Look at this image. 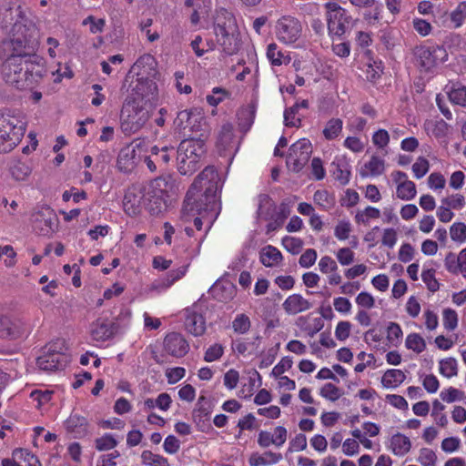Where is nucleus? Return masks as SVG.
<instances>
[{
  "label": "nucleus",
  "instance_id": "obj_1",
  "mask_svg": "<svg viewBox=\"0 0 466 466\" xmlns=\"http://www.w3.org/2000/svg\"><path fill=\"white\" fill-rule=\"evenodd\" d=\"M222 183L218 173L213 167H207L195 178L189 187L181 209L182 218L200 215L202 218L209 216L208 221L217 218L220 209L218 192Z\"/></svg>",
  "mask_w": 466,
  "mask_h": 466
},
{
  "label": "nucleus",
  "instance_id": "obj_2",
  "mask_svg": "<svg viewBox=\"0 0 466 466\" xmlns=\"http://www.w3.org/2000/svg\"><path fill=\"white\" fill-rule=\"evenodd\" d=\"M2 75L6 84L18 90H32L40 84L46 75L43 58L29 56L22 59L17 56L5 58L2 64Z\"/></svg>",
  "mask_w": 466,
  "mask_h": 466
},
{
  "label": "nucleus",
  "instance_id": "obj_3",
  "mask_svg": "<svg viewBox=\"0 0 466 466\" xmlns=\"http://www.w3.org/2000/svg\"><path fill=\"white\" fill-rule=\"evenodd\" d=\"M26 122L9 109L0 112V154L12 151L24 137Z\"/></svg>",
  "mask_w": 466,
  "mask_h": 466
},
{
  "label": "nucleus",
  "instance_id": "obj_4",
  "mask_svg": "<svg viewBox=\"0 0 466 466\" xmlns=\"http://www.w3.org/2000/svg\"><path fill=\"white\" fill-rule=\"evenodd\" d=\"M205 139L191 137L180 142L176 155L177 170L181 175L191 176L199 168V161L206 152Z\"/></svg>",
  "mask_w": 466,
  "mask_h": 466
},
{
  "label": "nucleus",
  "instance_id": "obj_5",
  "mask_svg": "<svg viewBox=\"0 0 466 466\" xmlns=\"http://www.w3.org/2000/svg\"><path fill=\"white\" fill-rule=\"evenodd\" d=\"M150 106L139 105L134 99H125L121 112V130L130 136L140 130L150 117Z\"/></svg>",
  "mask_w": 466,
  "mask_h": 466
},
{
  "label": "nucleus",
  "instance_id": "obj_6",
  "mask_svg": "<svg viewBox=\"0 0 466 466\" xmlns=\"http://www.w3.org/2000/svg\"><path fill=\"white\" fill-rule=\"evenodd\" d=\"M167 182L159 177L142 187L144 197V207L153 216L160 214L167 207Z\"/></svg>",
  "mask_w": 466,
  "mask_h": 466
},
{
  "label": "nucleus",
  "instance_id": "obj_7",
  "mask_svg": "<svg viewBox=\"0 0 466 466\" xmlns=\"http://www.w3.org/2000/svg\"><path fill=\"white\" fill-rule=\"evenodd\" d=\"M173 128L176 133L189 128L191 132L198 133V137L201 138H207L209 133L207 119L198 108L179 111L173 121Z\"/></svg>",
  "mask_w": 466,
  "mask_h": 466
},
{
  "label": "nucleus",
  "instance_id": "obj_8",
  "mask_svg": "<svg viewBox=\"0 0 466 466\" xmlns=\"http://www.w3.org/2000/svg\"><path fill=\"white\" fill-rule=\"evenodd\" d=\"M33 230L39 236H51L58 228V218L47 205L36 207L31 213Z\"/></svg>",
  "mask_w": 466,
  "mask_h": 466
},
{
  "label": "nucleus",
  "instance_id": "obj_9",
  "mask_svg": "<svg viewBox=\"0 0 466 466\" xmlns=\"http://www.w3.org/2000/svg\"><path fill=\"white\" fill-rule=\"evenodd\" d=\"M37 42L34 39H27L25 36H16L9 40H5L0 45V58L11 57L17 56L22 59H27L29 56H36L35 55Z\"/></svg>",
  "mask_w": 466,
  "mask_h": 466
},
{
  "label": "nucleus",
  "instance_id": "obj_10",
  "mask_svg": "<svg viewBox=\"0 0 466 466\" xmlns=\"http://www.w3.org/2000/svg\"><path fill=\"white\" fill-rule=\"evenodd\" d=\"M157 98V83L149 76H138L137 84L133 89V93L128 95L126 99H134L139 102V105H147L153 108L154 103Z\"/></svg>",
  "mask_w": 466,
  "mask_h": 466
},
{
  "label": "nucleus",
  "instance_id": "obj_11",
  "mask_svg": "<svg viewBox=\"0 0 466 466\" xmlns=\"http://www.w3.org/2000/svg\"><path fill=\"white\" fill-rule=\"evenodd\" d=\"M302 25L300 21L290 15L280 17L276 24L278 39L284 44H293L301 35Z\"/></svg>",
  "mask_w": 466,
  "mask_h": 466
},
{
  "label": "nucleus",
  "instance_id": "obj_12",
  "mask_svg": "<svg viewBox=\"0 0 466 466\" xmlns=\"http://www.w3.org/2000/svg\"><path fill=\"white\" fill-rule=\"evenodd\" d=\"M118 329V323L108 319L99 318L92 325L91 336L94 340L106 341L112 339Z\"/></svg>",
  "mask_w": 466,
  "mask_h": 466
},
{
  "label": "nucleus",
  "instance_id": "obj_13",
  "mask_svg": "<svg viewBox=\"0 0 466 466\" xmlns=\"http://www.w3.org/2000/svg\"><path fill=\"white\" fill-rule=\"evenodd\" d=\"M25 333V324L19 319H12L7 315H0V338L16 339Z\"/></svg>",
  "mask_w": 466,
  "mask_h": 466
},
{
  "label": "nucleus",
  "instance_id": "obj_14",
  "mask_svg": "<svg viewBox=\"0 0 466 466\" xmlns=\"http://www.w3.org/2000/svg\"><path fill=\"white\" fill-rule=\"evenodd\" d=\"M140 143L136 141L124 147L118 153L116 167L119 171L123 173H130L137 166V152L136 148L139 147Z\"/></svg>",
  "mask_w": 466,
  "mask_h": 466
},
{
  "label": "nucleus",
  "instance_id": "obj_15",
  "mask_svg": "<svg viewBox=\"0 0 466 466\" xmlns=\"http://www.w3.org/2000/svg\"><path fill=\"white\" fill-rule=\"evenodd\" d=\"M237 31L238 27L234 16L227 10H221L214 22V32L217 40L228 36L230 34Z\"/></svg>",
  "mask_w": 466,
  "mask_h": 466
},
{
  "label": "nucleus",
  "instance_id": "obj_16",
  "mask_svg": "<svg viewBox=\"0 0 466 466\" xmlns=\"http://www.w3.org/2000/svg\"><path fill=\"white\" fill-rule=\"evenodd\" d=\"M141 204L144 205L142 188L128 187L123 199L125 212L130 217H136L141 212Z\"/></svg>",
  "mask_w": 466,
  "mask_h": 466
},
{
  "label": "nucleus",
  "instance_id": "obj_17",
  "mask_svg": "<svg viewBox=\"0 0 466 466\" xmlns=\"http://www.w3.org/2000/svg\"><path fill=\"white\" fill-rule=\"evenodd\" d=\"M164 349L169 355L181 358L187 353L189 345L181 334L171 332L164 339Z\"/></svg>",
  "mask_w": 466,
  "mask_h": 466
},
{
  "label": "nucleus",
  "instance_id": "obj_18",
  "mask_svg": "<svg viewBox=\"0 0 466 466\" xmlns=\"http://www.w3.org/2000/svg\"><path fill=\"white\" fill-rule=\"evenodd\" d=\"M68 362L66 355L45 353L36 359V364L41 370L56 371L63 370Z\"/></svg>",
  "mask_w": 466,
  "mask_h": 466
},
{
  "label": "nucleus",
  "instance_id": "obj_19",
  "mask_svg": "<svg viewBox=\"0 0 466 466\" xmlns=\"http://www.w3.org/2000/svg\"><path fill=\"white\" fill-rule=\"evenodd\" d=\"M156 66L157 62L153 56L149 54H145L141 56L131 66L129 72L126 76V80L129 77L131 74H135L137 76H149L156 75Z\"/></svg>",
  "mask_w": 466,
  "mask_h": 466
},
{
  "label": "nucleus",
  "instance_id": "obj_20",
  "mask_svg": "<svg viewBox=\"0 0 466 466\" xmlns=\"http://www.w3.org/2000/svg\"><path fill=\"white\" fill-rule=\"evenodd\" d=\"M197 303L191 309H186L185 326L188 332L194 336H201L206 330V322L202 314L195 310Z\"/></svg>",
  "mask_w": 466,
  "mask_h": 466
},
{
  "label": "nucleus",
  "instance_id": "obj_21",
  "mask_svg": "<svg viewBox=\"0 0 466 466\" xmlns=\"http://www.w3.org/2000/svg\"><path fill=\"white\" fill-rule=\"evenodd\" d=\"M386 446L395 456L403 457L410 452L411 441L408 436L397 432L390 436Z\"/></svg>",
  "mask_w": 466,
  "mask_h": 466
},
{
  "label": "nucleus",
  "instance_id": "obj_22",
  "mask_svg": "<svg viewBox=\"0 0 466 466\" xmlns=\"http://www.w3.org/2000/svg\"><path fill=\"white\" fill-rule=\"evenodd\" d=\"M311 303L299 294L289 296L283 303L284 310L289 315H295L311 308Z\"/></svg>",
  "mask_w": 466,
  "mask_h": 466
},
{
  "label": "nucleus",
  "instance_id": "obj_23",
  "mask_svg": "<svg viewBox=\"0 0 466 466\" xmlns=\"http://www.w3.org/2000/svg\"><path fill=\"white\" fill-rule=\"evenodd\" d=\"M416 65L425 71L435 66L432 53L430 46H420L413 49Z\"/></svg>",
  "mask_w": 466,
  "mask_h": 466
},
{
  "label": "nucleus",
  "instance_id": "obj_24",
  "mask_svg": "<svg viewBox=\"0 0 466 466\" xmlns=\"http://www.w3.org/2000/svg\"><path fill=\"white\" fill-rule=\"evenodd\" d=\"M276 208V204L268 195L260 194L258 196V207L257 210L258 218H261L266 221L273 219Z\"/></svg>",
  "mask_w": 466,
  "mask_h": 466
},
{
  "label": "nucleus",
  "instance_id": "obj_25",
  "mask_svg": "<svg viewBox=\"0 0 466 466\" xmlns=\"http://www.w3.org/2000/svg\"><path fill=\"white\" fill-rule=\"evenodd\" d=\"M208 293L219 301L231 299L235 294V286L230 282L216 281L208 289Z\"/></svg>",
  "mask_w": 466,
  "mask_h": 466
},
{
  "label": "nucleus",
  "instance_id": "obj_26",
  "mask_svg": "<svg viewBox=\"0 0 466 466\" xmlns=\"http://www.w3.org/2000/svg\"><path fill=\"white\" fill-rule=\"evenodd\" d=\"M332 176L341 185H347L350 182V166L346 157L338 158L331 163Z\"/></svg>",
  "mask_w": 466,
  "mask_h": 466
},
{
  "label": "nucleus",
  "instance_id": "obj_27",
  "mask_svg": "<svg viewBox=\"0 0 466 466\" xmlns=\"http://www.w3.org/2000/svg\"><path fill=\"white\" fill-rule=\"evenodd\" d=\"M282 460L280 453L265 451L264 453H253L250 455L248 462L250 466H269L277 464Z\"/></svg>",
  "mask_w": 466,
  "mask_h": 466
},
{
  "label": "nucleus",
  "instance_id": "obj_28",
  "mask_svg": "<svg viewBox=\"0 0 466 466\" xmlns=\"http://www.w3.org/2000/svg\"><path fill=\"white\" fill-rule=\"evenodd\" d=\"M282 258L281 252L271 245L264 247L259 252L260 262L268 268L277 266L282 260Z\"/></svg>",
  "mask_w": 466,
  "mask_h": 466
},
{
  "label": "nucleus",
  "instance_id": "obj_29",
  "mask_svg": "<svg viewBox=\"0 0 466 466\" xmlns=\"http://www.w3.org/2000/svg\"><path fill=\"white\" fill-rule=\"evenodd\" d=\"M238 31L230 34L228 36L218 38V43L222 46L223 52L228 56L237 54L241 46L240 39L238 38Z\"/></svg>",
  "mask_w": 466,
  "mask_h": 466
},
{
  "label": "nucleus",
  "instance_id": "obj_30",
  "mask_svg": "<svg viewBox=\"0 0 466 466\" xmlns=\"http://www.w3.org/2000/svg\"><path fill=\"white\" fill-rule=\"evenodd\" d=\"M233 139L234 133L232 125L229 123L224 124L218 137V147L219 150L223 151L230 150L233 148Z\"/></svg>",
  "mask_w": 466,
  "mask_h": 466
},
{
  "label": "nucleus",
  "instance_id": "obj_31",
  "mask_svg": "<svg viewBox=\"0 0 466 466\" xmlns=\"http://www.w3.org/2000/svg\"><path fill=\"white\" fill-rule=\"evenodd\" d=\"M448 89L447 93L450 100L459 106H466V86H461L459 83L451 84V86H446Z\"/></svg>",
  "mask_w": 466,
  "mask_h": 466
},
{
  "label": "nucleus",
  "instance_id": "obj_32",
  "mask_svg": "<svg viewBox=\"0 0 466 466\" xmlns=\"http://www.w3.org/2000/svg\"><path fill=\"white\" fill-rule=\"evenodd\" d=\"M289 151L299 158L305 157L309 162L310 155L312 153L311 143L307 138H301L298 140L296 143L292 144Z\"/></svg>",
  "mask_w": 466,
  "mask_h": 466
},
{
  "label": "nucleus",
  "instance_id": "obj_33",
  "mask_svg": "<svg viewBox=\"0 0 466 466\" xmlns=\"http://www.w3.org/2000/svg\"><path fill=\"white\" fill-rule=\"evenodd\" d=\"M406 376L400 370H388L381 379V383L386 388H394L402 383Z\"/></svg>",
  "mask_w": 466,
  "mask_h": 466
},
{
  "label": "nucleus",
  "instance_id": "obj_34",
  "mask_svg": "<svg viewBox=\"0 0 466 466\" xmlns=\"http://www.w3.org/2000/svg\"><path fill=\"white\" fill-rule=\"evenodd\" d=\"M66 427L69 431L75 434H82L86 431L87 421L85 417L71 414L66 420Z\"/></svg>",
  "mask_w": 466,
  "mask_h": 466
},
{
  "label": "nucleus",
  "instance_id": "obj_35",
  "mask_svg": "<svg viewBox=\"0 0 466 466\" xmlns=\"http://www.w3.org/2000/svg\"><path fill=\"white\" fill-rule=\"evenodd\" d=\"M255 106H248L238 113V126L244 132L248 131L252 126L255 118Z\"/></svg>",
  "mask_w": 466,
  "mask_h": 466
},
{
  "label": "nucleus",
  "instance_id": "obj_36",
  "mask_svg": "<svg viewBox=\"0 0 466 466\" xmlns=\"http://www.w3.org/2000/svg\"><path fill=\"white\" fill-rule=\"evenodd\" d=\"M289 214L290 210L289 205L286 204L285 202H282L279 206V211L278 213L275 211V217L272 219L274 221H271L267 225L268 232L274 231L279 227H281L285 219L289 216Z\"/></svg>",
  "mask_w": 466,
  "mask_h": 466
},
{
  "label": "nucleus",
  "instance_id": "obj_37",
  "mask_svg": "<svg viewBox=\"0 0 466 466\" xmlns=\"http://www.w3.org/2000/svg\"><path fill=\"white\" fill-rule=\"evenodd\" d=\"M141 462L145 466H170L167 459L150 451H142Z\"/></svg>",
  "mask_w": 466,
  "mask_h": 466
},
{
  "label": "nucleus",
  "instance_id": "obj_38",
  "mask_svg": "<svg viewBox=\"0 0 466 466\" xmlns=\"http://www.w3.org/2000/svg\"><path fill=\"white\" fill-rule=\"evenodd\" d=\"M396 194L402 200H410L416 196V186L412 181L405 180L398 185Z\"/></svg>",
  "mask_w": 466,
  "mask_h": 466
},
{
  "label": "nucleus",
  "instance_id": "obj_39",
  "mask_svg": "<svg viewBox=\"0 0 466 466\" xmlns=\"http://www.w3.org/2000/svg\"><path fill=\"white\" fill-rule=\"evenodd\" d=\"M342 120L339 118H331L329 120L323 130L325 138L328 140L336 138L342 130Z\"/></svg>",
  "mask_w": 466,
  "mask_h": 466
},
{
  "label": "nucleus",
  "instance_id": "obj_40",
  "mask_svg": "<svg viewBox=\"0 0 466 466\" xmlns=\"http://www.w3.org/2000/svg\"><path fill=\"white\" fill-rule=\"evenodd\" d=\"M405 345L407 349L412 350L416 353H421L426 349L424 339L418 333H411L406 338Z\"/></svg>",
  "mask_w": 466,
  "mask_h": 466
},
{
  "label": "nucleus",
  "instance_id": "obj_41",
  "mask_svg": "<svg viewBox=\"0 0 466 466\" xmlns=\"http://www.w3.org/2000/svg\"><path fill=\"white\" fill-rule=\"evenodd\" d=\"M53 391L46 390H34L30 397L34 402H35V408H41L42 406L50 404L55 405V402H53Z\"/></svg>",
  "mask_w": 466,
  "mask_h": 466
},
{
  "label": "nucleus",
  "instance_id": "obj_42",
  "mask_svg": "<svg viewBox=\"0 0 466 466\" xmlns=\"http://www.w3.org/2000/svg\"><path fill=\"white\" fill-rule=\"evenodd\" d=\"M171 398L167 393H161L157 399L147 398L144 400V408H169Z\"/></svg>",
  "mask_w": 466,
  "mask_h": 466
},
{
  "label": "nucleus",
  "instance_id": "obj_43",
  "mask_svg": "<svg viewBox=\"0 0 466 466\" xmlns=\"http://www.w3.org/2000/svg\"><path fill=\"white\" fill-rule=\"evenodd\" d=\"M117 445L116 440L112 434L106 433L95 440L96 449L99 451H105L114 449Z\"/></svg>",
  "mask_w": 466,
  "mask_h": 466
},
{
  "label": "nucleus",
  "instance_id": "obj_44",
  "mask_svg": "<svg viewBox=\"0 0 466 466\" xmlns=\"http://www.w3.org/2000/svg\"><path fill=\"white\" fill-rule=\"evenodd\" d=\"M440 371L447 378L456 376L458 373L456 360L454 358L441 360L440 361Z\"/></svg>",
  "mask_w": 466,
  "mask_h": 466
},
{
  "label": "nucleus",
  "instance_id": "obj_45",
  "mask_svg": "<svg viewBox=\"0 0 466 466\" xmlns=\"http://www.w3.org/2000/svg\"><path fill=\"white\" fill-rule=\"evenodd\" d=\"M251 326L249 318L246 314H238L232 322V328L236 333L245 334Z\"/></svg>",
  "mask_w": 466,
  "mask_h": 466
},
{
  "label": "nucleus",
  "instance_id": "obj_46",
  "mask_svg": "<svg viewBox=\"0 0 466 466\" xmlns=\"http://www.w3.org/2000/svg\"><path fill=\"white\" fill-rule=\"evenodd\" d=\"M284 248L293 255L300 253L303 247V240L298 238L286 236L282 238Z\"/></svg>",
  "mask_w": 466,
  "mask_h": 466
},
{
  "label": "nucleus",
  "instance_id": "obj_47",
  "mask_svg": "<svg viewBox=\"0 0 466 466\" xmlns=\"http://www.w3.org/2000/svg\"><path fill=\"white\" fill-rule=\"evenodd\" d=\"M31 167L23 162H16L11 167V174L16 180H25L31 174Z\"/></svg>",
  "mask_w": 466,
  "mask_h": 466
},
{
  "label": "nucleus",
  "instance_id": "obj_48",
  "mask_svg": "<svg viewBox=\"0 0 466 466\" xmlns=\"http://www.w3.org/2000/svg\"><path fill=\"white\" fill-rule=\"evenodd\" d=\"M442 315L444 328L449 331L454 330L458 326L457 312L454 309L448 308L443 309Z\"/></svg>",
  "mask_w": 466,
  "mask_h": 466
},
{
  "label": "nucleus",
  "instance_id": "obj_49",
  "mask_svg": "<svg viewBox=\"0 0 466 466\" xmlns=\"http://www.w3.org/2000/svg\"><path fill=\"white\" fill-rule=\"evenodd\" d=\"M66 341L62 339L53 340L43 348V351H45V353H49L53 355H66Z\"/></svg>",
  "mask_w": 466,
  "mask_h": 466
},
{
  "label": "nucleus",
  "instance_id": "obj_50",
  "mask_svg": "<svg viewBox=\"0 0 466 466\" xmlns=\"http://www.w3.org/2000/svg\"><path fill=\"white\" fill-rule=\"evenodd\" d=\"M450 235L453 241L464 242L466 240V225L462 222L454 223L450 228Z\"/></svg>",
  "mask_w": 466,
  "mask_h": 466
},
{
  "label": "nucleus",
  "instance_id": "obj_51",
  "mask_svg": "<svg viewBox=\"0 0 466 466\" xmlns=\"http://www.w3.org/2000/svg\"><path fill=\"white\" fill-rule=\"evenodd\" d=\"M418 461L422 466H435L437 461V456L431 449L422 448L420 451Z\"/></svg>",
  "mask_w": 466,
  "mask_h": 466
},
{
  "label": "nucleus",
  "instance_id": "obj_52",
  "mask_svg": "<svg viewBox=\"0 0 466 466\" xmlns=\"http://www.w3.org/2000/svg\"><path fill=\"white\" fill-rule=\"evenodd\" d=\"M403 333L400 326L396 322H390L387 328V339L390 343L397 346L400 339H401Z\"/></svg>",
  "mask_w": 466,
  "mask_h": 466
},
{
  "label": "nucleus",
  "instance_id": "obj_53",
  "mask_svg": "<svg viewBox=\"0 0 466 466\" xmlns=\"http://www.w3.org/2000/svg\"><path fill=\"white\" fill-rule=\"evenodd\" d=\"M421 279L430 291L435 292L439 289L440 284L435 278V269L424 270L421 274Z\"/></svg>",
  "mask_w": 466,
  "mask_h": 466
},
{
  "label": "nucleus",
  "instance_id": "obj_54",
  "mask_svg": "<svg viewBox=\"0 0 466 466\" xmlns=\"http://www.w3.org/2000/svg\"><path fill=\"white\" fill-rule=\"evenodd\" d=\"M308 163L305 157H297L292 153L289 151V155L287 156L286 164L287 167L293 172L299 173Z\"/></svg>",
  "mask_w": 466,
  "mask_h": 466
},
{
  "label": "nucleus",
  "instance_id": "obj_55",
  "mask_svg": "<svg viewBox=\"0 0 466 466\" xmlns=\"http://www.w3.org/2000/svg\"><path fill=\"white\" fill-rule=\"evenodd\" d=\"M364 167L370 170L371 176H379L384 171V160L373 156Z\"/></svg>",
  "mask_w": 466,
  "mask_h": 466
},
{
  "label": "nucleus",
  "instance_id": "obj_56",
  "mask_svg": "<svg viewBox=\"0 0 466 466\" xmlns=\"http://www.w3.org/2000/svg\"><path fill=\"white\" fill-rule=\"evenodd\" d=\"M451 19L456 28L463 24L466 20V2L459 4L456 9L451 14Z\"/></svg>",
  "mask_w": 466,
  "mask_h": 466
},
{
  "label": "nucleus",
  "instance_id": "obj_57",
  "mask_svg": "<svg viewBox=\"0 0 466 466\" xmlns=\"http://www.w3.org/2000/svg\"><path fill=\"white\" fill-rule=\"evenodd\" d=\"M441 399L447 402L451 403L456 400L463 399V392L455 388H449L448 390H442L440 394Z\"/></svg>",
  "mask_w": 466,
  "mask_h": 466
},
{
  "label": "nucleus",
  "instance_id": "obj_58",
  "mask_svg": "<svg viewBox=\"0 0 466 466\" xmlns=\"http://www.w3.org/2000/svg\"><path fill=\"white\" fill-rule=\"evenodd\" d=\"M429 161L423 157H420L417 162L412 165V171L417 178L424 177L429 171Z\"/></svg>",
  "mask_w": 466,
  "mask_h": 466
},
{
  "label": "nucleus",
  "instance_id": "obj_59",
  "mask_svg": "<svg viewBox=\"0 0 466 466\" xmlns=\"http://www.w3.org/2000/svg\"><path fill=\"white\" fill-rule=\"evenodd\" d=\"M175 155L176 151L174 147L168 148L167 147H163L162 152H159L155 159L160 167H166L169 164L171 157Z\"/></svg>",
  "mask_w": 466,
  "mask_h": 466
},
{
  "label": "nucleus",
  "instance_id": "obj_60",
  "mask_svg": "<svg viewBox=\"0 0 466 466\" xmlns=\"http://www.w3.org/2000/svg\"><path fill=\"white\" fill-rule=\"evenodd\" d=\"M461 440L458 437L445 438L441 444V450L446 453H452L459 450Z\"/></svg>",
  "mask_w": 466,
  "mask_h": 466
},
{
  "label": "nucleus",
  "instance_id": "obj_61",
  "mask_svg": "<svg viewBox=\"0 0 466 466\" xmlns=\"http://www.w3.org/2000/svg\"><path fill=\"white\" fill-rule=\"evenodd\" d=\"M307 448V438L304 434H298L293 438L289 446V451L298 452Z\"/></svg>",
  "mask_w": 466,
  "mask_h": 466
},
{
  "label": "nucleus",
  "instance_id": "obj_62",
  "mask_svg": "<svg viewBox=\"0 0 466 466\" xmlns=\"http://www.w3.org/2000/svg\"><path fill=\"white\" fill-rule=\"evenodd\" d=\"M278 46L275 43L269 44L267 49V56L274 66L282 64L283 54L278 51Z\"/></svg>",
  "mask_w": 466,
  "mask_h": 466
},
{
  "label": "nucleus",
  "instance_id": "obj_63",
  "mask_svg": "<svg viewBox=\"0 0 466 466\" xmlns=\"http://www.w3.org/2000/svg\"><path fill=\"white\" fill-rule=\"evenodd\" d=\"M444 265L446 269L452 274H458L460 272V265L458 257L453 252H449L446 255Z\"/></svg>",
  "mask_w": 466,
  "mask_h": 466
},
{
  "label": "nucleus",
  "instance_id": "obj_64",
  "mask_svg": "<svg viewBox=\"0 0 466 466\" xmlns=\"http://www.w3.org/2000/svg\"><path fill=\"white\" fill-rule=\"evenodd\" d=\"M351 324L349 321H339L335 329L336 338L340 340H346L350 335Z\"/></svg>",
  "mask_w": 466,
  "mask_h": 466
}]
</instances>
